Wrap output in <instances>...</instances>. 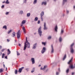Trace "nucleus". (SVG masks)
Masks as SVG:
<instances>
[{
  "label": "nucleus",
  "mask_w": 75,
  "mask_h": 75,
  "mask_svg": "<svg viewBox=\"0 0 75 75\" xmlns=\"http://www.w3.org/2000/svg\"><path fill=\"white\" fill-rule=\"evenodd\" d=\"M23 24H21V27H23Z\"/></svg>",
  "instance_id": "13d9d810"
},
{
  "label": "nucleus",
  "mask_w": 75,
  "mask_h": 75,
  "mask_svg": "<svg viewBox=\"0 0 75 75\" xmlns=\"http://www.w3.org/2000/svg\"><path fill=\"white\" fill-rule=\"evenodd\" d=\"M18 46H19V47H21V44H18Z\"/></svg>",
  "instance_id": "864d4df0"
},
{
  "label": "nucleus",
  "mask_w": 75,
  "mask_h": 75,
  "mask_svg": "<svg viewBox=\"0 0 75 75\" xmlns=\"http://www.w3.org/2000/svg\"><path fill=\"white\" fill-rule=\"evenodd\" d=\"M3 70L4 69H2V68H1L0 69V73H1V72H3Z\"/></svg>",
  "instance_id": "bb28decb"
},
{
  "label": "nucleus",
  "mask_w": 75,
  "mask_h": 75,
  "mask_svg": "<svg viewBox=\"0 0 75 75\" xmlns=\"http://www.w3.org/2000/svg\"><path fill=\"white\" fill-rule=\"evenodd\" d=\"M41 27L40 26L38 29V33L40 37L42 36V31H41Z\"/></svg>",
  "instance_id": "7ed1b4c3"
},
{
  "label": "nucleus",
  "mask_w": 75,
  "mask_h": 75,
  "mask_svg": "<svg viewBox=\"0 0 75 75\" xmlns=\"http://www.w3.org/2000/svg\"><path fill=\"white\" fill-rule=\"evenodd\" d=\"M17 37L18 39L20 38V36H21V34H20V30H19L18 32L16 33Z\"/></svg>",
  "instance_id": "39448f33"
},
{
  "label": "nucleus",
  "mask_w": 75,
  "mask_h": 75,
  "mask_svg": "<svg viewBox=\"0 0 75 75\" xmlns=\"http://www.w3.org/2000/svg\"><path fill=\"white\" fill-rule=\"evenodd\" d=\"M8 1V0H6V2H5V3L6 4H9V3H10V2Z\"/></svg>",
  "instance_id": "cd10ccee"
},
{
  "label": "nucleus",
  "mask_w": 75,
  "mask_h": 75,
  "mask_svg": "<svg viewBox=\"0 0 75 75\" xmlns=\"http://www.w3.org/2000/svg\"><path fill=\"white\" fill-rule=\"evenodd\" d=\"M25 69V70H26V71H27V72L29 71V68L26 69Z\"/></svg>",
  "instance_id": "4c0bfd02"
},
{
  "label": "nucleus",
  "mask_w": 75,
  "mask_h": 75,
  "mask_svg": "<svg viewBox=\"0 0 75 75\" xmlns=\"http://www.w3.org/2000/svg\"><path fill=\"white\" fill-rule=\"evenodd\" d=\"M59 72H57L56 75H59Z\"/></svg>",
  "instance_id": "ea45409f"
},
{
  "label": "nucleus",
  "mask_w": 75,
  "mask_h": 75,
  "mask_svg": "<svg viewBox=\"0 0 75 75\" xmlns=\"http://www.w3.org/2000/svg\"><path fill=\"white\" fill-rule=\"evenodd\" d=\"M37 43H35L33 45V47H32L33 49H35L37 47Z\"/></svg>",
  "instance_id": "6e6552de"
},
{
  "label": "nucleus",
  "mask_w": 75,
  "mask_h": 75,
  "mask_svg": "<svg viewBox=\"0 0 75 75\" xmlns=\"http://www.w3.org/2000/svg\"><path fill=\"white\" fill-rule=\"evenodd\" d=\"M57 30H58V26H57V25H56L54 28V30L55 31H56V32H57L58 31Z\"/></svg>",
  "instance_id": "dca6fc26"
},
{
  "label": "nucleus",
  "mask_w": 75,
  "mask_h": 75,
  "mask_svg": "<svg viewBox=\"0 0 75 75\" xmlns=\"http://www.w3.org/2000/svg\"><path fill=\"white\" fill-rule=\"evenodd\" d=\"M67 2V0H63V4H64L65 3Z\"/></svg>",
  "instance_id": "2f4dec72"
},
{
  "label": "nucleus",
  "mask_w": 75,
  "mask_h": 75,
  "mask_svg": "<svg viewBox=\"0 0 75 75\" xmlns=\"http://www.w3.org/2000/svg\"><path fill=\"white\" fill-rule=\"evenodd\" d=\"M2 3H5V1H4L2 2Z\"/></svg>",
  "instance_id": "680f3d73"
},
{
  "label": "nucleus",
  "mask_w": 75,
  "mask_h": 75,
  "mask_svg": "<svg viewBox=\"0 0 75 75\" xmlns=\"http://www.w3.org/2000/svg\"><path fill=\"white\" fill-rule=\"evenodd\" d=\"M46 44L47 43H46V42H42V45H43L44 46H45V45H46Z\"/></svg>",
  "instance_id": "aec40b11"
},
{
  "label": "nucleus",
  "mask_w": 75,
  "mask_h": 75,
  "mask_svg": "<svg viewBox=\"0 0 75 75\" xmlns=\"http://www.w3.org/2000/svg\"><path fill=\"white\" fill-rule=\"evenodd\" d=\"M67 58V54H65V55L64 56V58L63 59V60H65V58Z\"/></svg>",
  "instance_id": "393cba45"
},
{
  "label": "nucleus",
  "mask_w": 75,
  "mask_h": 75,
  "mask_svg": "<svg viewBox=\"0 0 75 75\" xmlns=\"http://www.w3.org/2000/svg\"><path fill=\"white\" fill-rule=\"evenodd\" d=\"M3 66H4V68L5 67V65L4 64Z\"/></svg>",
  "instance_id": "bf43d9fd"
},
{
  "label": "nucleus",
  "mask_w": 75,
  "mask_h": 75,
  "mask_svg": "<svg viewBox=\"0 0 75 75\" xmlns=\"http://www.w3.org/2000/svg\"><path fill=\"white\" fill-rule=\"evenodd\" d=\"M44 4V5H46L47 4V3L43 1L42 3V4H41V5H43Z\"/></svg>",
  "instance_id": "a211bd4d"
},
{
  "label": "nucleus",
  "mask_w": 75,
  "mask_h": 75,
  "mask_svg": "<svg viewBox=\"0 0 75 75\" xmlns=\"http://www.w3.org/2000/svg\"><path fill=\"white\" fill-rule=\"evenodd\" d=\"M5 50V49H2L1 50V52H3V51H4Z\"/></svg>",
  "instance_id": "a19ab883"
},
{
  "label": "nucleus",
  "mask_w": 75,
  "mask_h": 75,
  "mask_svg": "<svg viewBox=\"0 0 75 75\" xmlns=\"http://www.w3.org/2000/svg\"><path fill=\"white\" fill-rule=\"evenodd\" d=\"M59 41L60 42H61L62 41V38L61 37H60L59 39Z\"/></svg>",
  "instance_id": "c85d7f7f"
},
{
  "label": "nucleus",
  "mask_w": 75,
  "mask_h": 75,
  "mask_svg": "<svg viewBox=\"0 0 75 75\" xmlns=\"http://www.w3.org/2000/svg\"><path fill=\"white\" fill-rule=\"evenodd\" d=\"M74 43H73L71 45V48H70V51H71V53H72V54H73L74 52V49L73 48V47H72L74 46Z\"/></svg>",
  "instance_id": "20e7f679"
},
{
  "label": "nucleus",
  "mask_w": 75,
  "mask_h": 75,
  "mask_svg": "<svg viewBox=\"0 0 75 75\" xmlns=\"http://www.w3.org/2000/svg\"><path fill=\"white\" fill-rule=\"evenodd\" d=\"M73 8H74V10H75V6H74Z\"/></svg>",
  "instance_id": "5fc2aeb1"
},
{
  "label": "nucleus",
  "mask_w": 75,
  "mask_h": 75,
  "mask_svg": "<svg viewBox=\"0 0 75 75\" xmlns=\"http://www.w3.org/2000/svg\"><path fill=\"white\" fill-rule=\"evenodd\" d=\"M73 59V57H72L71 59L68 62V64H69V67L71 68V69H74V66H73V64H72V63H71Z\"/></svg>",
  "instance_id": "f03ea898"
},
{
  "label": "nucleus",
  "mask_w": 75,
  "mask_h": 75,
  "mask_svg": "<svg viewBox=\"0 0 75 75\" xmlns=\"http://www.w3.org/2000/svg\"><path fill=\"white\" fill-rule=\"evenodd\" d=\"M44 15V12L43 11L40 14L41 17H42V16H43Z\"/></svg>",
  "instance_id": "4468645a"
},
{
  "label": "nucleus",
  "mask_w": 75,
  "mask_h": 75,
  "mask_svg": "<svg viewBox=\"0 0 75 75\" xmlns=\"http://www.w3.org/2000/svg\"><path fill=\"white\" fill-rule=\"evenodd\" d=\"M40 21H38V24H40Z\"/></svg>",
  "instance_id": "37998d69"
},
{
  "label": "nucleus",
  "mask_w": 75,
  "mask_h": 75,
  "mask_svg": "<svg viewBox=\"0 0 75 75\" xmlns=\"http://www.w3.org/2000/svg\"><path fill=\"white\" fill-rule=\"evenodd\" d=\"M9 14V12H6L5 13L6 15H8Z\"/></svg>",
  "instance_id": "c9c22d12"
},
{
  "label": "nucleus",
  "mask_w": 75,
  "mask_h": 75,
  "mask_svg": "<svg viewBox=\"0 0 75 75\" xmlns=\"http://www.w3.org/2000/svg\"><path fill=\"white\" fill-rule=\"evenodd\" d=\"M38 75H41V74H39Z\"/></svg>",
  "instance_id": "69168bd1"
},
{
  "label": "nucleus",
  "mask_w": 75,
  "mask_h": 75,
  "mask_svg": "<svg viewBox=\"0 0 75 75\" xmlns=\"http://www.w3.org/2000/svg\"><path fill=\"white\" fill-rule=\"evenodd\" d=\"M57 0H54V1H57Z\"/></svg>",
  "instance_id": "774afa93"
},
{
  "label": "nucleus",
  "mask_w": 75,
  "mask_h": 75,
  "mask_svg": "<svg viewBox=\"0 0 75 75\" xmlns=\"http://www.w3.org/2000/svg\"><path fill=\"white\" fill-rule=\"evenodd\" d=\"M2 48V47L1 45H0V50H1Z\"/></svg>",
  "instance_id": "3c124183"
},
{
  "label": "nucleus",
  "mask_w": 75,
  "mask_h": 75,
  "mask_svg": "<svg viewBox=\"0 0 75 75\" xmlns=\"http://www.w3.org/2000/svg\"><path fill=\"white\" fill-rule=\"evenodd\" d=\"M40 70H43V68H42V67H41V68H40Z\"/></svg>",
  "instance_id": "c03bdc74"
},
{
  "label": "nucleus",
  "mask_w": 75,
  "mask_h": 75,
  "mask_svg": "<svg viewBox=\"0 0 75 75\" xmlns=\"http://www.w3.org/2000/svg\"><path fill=\"white\" fill-rule=\"evenodd\" d=\"M15 42H16V40H15Z\"/></svg>",
  "instance_id": "338daca9"
},
{
  "label": "nucleus",
  "mask_w": 75,
  "mask_h": 75,
  "mask_svg": "<svg viewBox=\"0 0 75 75\" xmlns=\"http://www.w3.org/2000/svg\"><path fill=\"white\" fill-rule=\"evenodd\" d=\"M17 55H20V53L18 52V51H17Z\"/></svg>",
  "instance_id": "58836bf2"
},
{
  "label": "nucleus",
  "mask_w": 75,
  "mask_h": 75,
  "mask_svg": "<svg viewBox=\"0 0 75 75\" xmlns=\"http://www.w3.org/2000/svg\"><path fill=\"white\" fill-rule=\"evenodd\" d=\"M69 69H68L67 70H66V73L67 74H68V73L69 72Z\"/></svg>",
  "instance_id": "72a5a7b5"
},
{
  "label": "nucleus",
  "mask_w": 75,
  "mask_h": 75,
  "mask_svg": "<svg viewBox=\"0 0 75 75\" xmlns=\"http://www.w3.org/2000/svg\"><path fill=\"white\" fill-rule=\"evenodd\" d=\"M74 68H75V64H74Z\"/></svg>",
  "instance_id": "4d7b16f0"
},
{
  "label": "nucleus",
  "mask_w": 75,
  "mask_h": 75,
  "mask_svg": "<svg viewBox=\"0 0 75 75\" xmlns=\"http://www.w3.org/2000/svg\"><path fill=\"white\" fill-rule=\"evenodd\" d=\"M58 71H60V69L59 68V69Z\"/></svg>",
  "instance_id": "052dcab7"
},
{
  "label": "nucleus",
  "mask_w": 75,
  "mask_h": 75,
  "mask_svg": "<svg viewBox=\"0 0 75 75\" xmlns=\"http://www.w3.org/2000/svg\"><path fill=\"white\" fill-rule=\"evenodd\" d=\"M16 36V32H13L11 36L12 37H14V36Z\"/></svg>",
  "instance_id": "ddd939ff"
},
{
  "label": "nucleus",
  "mask_w": 75,
  "mask_h": 75,
  "mask_svg": "<svg viewBox=\"0 0 75 75\" xmlns=\"http://www.w3.org/2000/svg\"><path fill=\"white\" fill-rule=\"evenodd\" d=\"M15 74H17V72H18V70H16L15 71Z\"/></svg>",
  "instance_id": "c756f323"
},
{
  "label": "nucleus",
  "mask_w": 75,
  "mask_h": 75,
  "mask_svg": "<svg viewBox=\"0 0 75 75\" xmlns=\"http://www.w3.org/2000/svg\"><path fill=\"white\" fill-rule=\"evenodd\" d=\"M11 53V51H10V50L9 49H8V55H9V54H10Z\"/></svg>",
  "instance_id": "6ab92c4d"
},
{
  "label": "nucleus",
  "mask_w": 75,
  "mask_h": 75,
  "mask_svg": "<svg viewBox=\"0 0 75 75\" xmlns=\"http://www.w3.org/2000/svg\"><path fill=\"white\" fill-rule=\"evenodd\" d=\"M74 74H75V73L74 72H73L72 73V75H74Z\"/></svg>",
  "instance_id": "603ef678"
},
{
  "label": "nucleus",
  "mask_w": 75,
  "mask_h": 75,
  "mask_svg": "<svg viewBox=\"0 0 75 75\" xmlns=\"http://www.w3.org/2000/svg\"><path fill=\"white\" fill-rule=\"evenodd\" d=\"M52 38V36H49L48 37L47 39L48 40H51Z\"/></svg>",
  "instance_id": "f3484780"
},
{
  "label": "nucleus",
  "mask_w": 75,
  "mask_h": 75,
  "mask_svg": "<svg viewBox=\"0 0 75 75\" xmlns=\"http://www.w3.org/2000/svg\"><path fill=\"white\" fill-rule=\"evenodd\" d=\"M46 24L45 22L44 23V30H46L47 29V27H46Z\"/></svg>",
  "instance_id": "1a4fd4ad"
},
{
  "label": "nucleus",
  "mask_w": 75,
  "mask_h": 75,
  "mask_svg": "<svg viewBox=\"0 0 75 75\" xmlns=\"http://www.w3.org/2000/svg\"><path fill=\"white\" fill-rule=\"evenodd\" d=\"M67 13H69V11L68 10H67Z\"/></svg>",
  "instance_id": "09e8293b"
},
{
  "label": "nucleus",
  "mask_w": 75,
  "mask_h": 75,
  "mask_svg": "<svg viewBox=\"0 0 75 75\" xmlns=\"http://www.w3.org/2000/svg\"><path fill=\"white\" fill-rule=\"evenodd\" d=\"M26 41L25 43L24 44V50H25L26 49V48H27V47L28 48H30V43L28 42V41H27V38H26Z\"/></svg>",
  "instance_id": "f257e3e1"
},
{
  "label": "nucleus",
  "mask_w": 75,
  "mask_h": 75,
  "mask_svg": "<svg viewBox=\"0 0 75 75\" xmlns=\"http://www.w3.org/2000/svg\"><path fill=\"white\" fill-rule=\"evenodd\" d=\"M31 61L32 62V64H34L35 63V59L34 58H32L31 59Z\"/></svg>",
  "instance_id": "9d476101"
},
{
  "label": "nucleus",
  "mask_w": 75,
  "mask_h": 75,
  "mask_svg": "<svg viewBox=\"0 0 75 75\" xmlns=\"http://www.w3.org/2000/svg\"><path fill=\"white\" fill-rule=\"evenodd\" d=\"M5 59H7V56H6L5 57Z\"/></svg>",
  "instance_id": "8fccbe9b"
},
{
  "label": "nucleus",
  "mask_w": 75,
  "mask_h": 75,
  "mask_svg": "<svg viewBox=\"0 0 75 75\" xmlns=\"http://www.w3.org/2000/svg\"><path fill=\"white\" fill-rule=\"evenodd\" d=\"M7 68L6 67V71H7Z\"/></svg>",
  "instance_id": "0e129e2a"
},
{
  "label": "nucleus",
  "mask_w": 75,
  "mask_h": 75,
  "mask_svg": "<svg viewBox=\"0 0 75 75\" xmlns=\"http://www.w3.org/2000/svg\"><path fill=\"white\" fill-rule=\"evenodd\" d=\"M37 0H34L33 3V4H37Z\"/></svg>",
  "instance_id": "4be33fe9"
},
{
  "label": "nucleus",
  "mask_w": 75,
  "mask_h": 75,
  "mask_svg": "<svg viewBox=\"0 0 75 75\" xmlns=\"http://www.w3.org/2000/svg\"><path fill=\"white\" fill-rule=\"evenodd\" d=\"M4 5H2L1 6V8H4Z\"/></svg>",
  "instance_id": "79ce46f5"
},
{
  "label": "nucleus",
  "mask_w": 75,
  "mask_h": 75,
  "mask_svg": "<svg viewBox=\"0 0 75 75\" xmlns=\"http://www.w3.org/2000/svg\"><path fill=\"white\" fill-rule=\"evenodd\" d=\"M41 64H39L38 66V67H41Z\"/></svg>",
  "instance_id": "6e6d98bb"
},
{
  "label": "nucleus",
  "mask_w": 75,
  "mask_h": 75,
  "mask_svg": "<svg viewBox=\"0 0 75 75\" xmlns=\"http://www.w3.org/2000/svg\"><path fill=\"white\" fill-rule=\"evenodd\" d=\"M27 16L28 17H30V13H28L27 14Z\"/></svg>",
  "instance_id": "a878e982"
},
{
  "label": "nucleus",
  "mask_w": 75,
  "mask_h": 75,
  "mask_svg": "<svg viewBox=\"0 0 75 75\" xmlns=\"http://www.w3.org/2000/svg\"><path fill=\"white\" fill-rule=\"evenodd\" d=\"M34 72V70H32V71H31V72L32 73H33V72Z\"/></svg>",
  "instance_id": "de8ad7c7"
},
{
  "label": "nucleus",
  "mask_w": 75,
  "mask_h": 75,
  "mask_svg": "<svg viewBox=\"0 0 75 75\" xmlns=\"http://www.w3.org/2000/svg\"><path fill=\"white\" fill-rule=\"evenodd\" d=\"M41 21H43V19L42 18V17H41Z\"/></svg>",
  "instance_id": "a18cd8bd"
},
{
  "label": "nucleus",
  "mask_w": 75,
  "mask_h": 75,
  "mask_svg": "<svg viewBox=\"0 0 75 75\" xmlns=\"http://www.w3.org/2000/svg\"><path fill=\"white\" fill-rule=\"evenodd\" d=\"M38 18L37 17H36L35 18L34 21H38Z\"/></svg>",
  "instance_id": "b1692460"
},
{
  "label": "nucleus",
  "mask_w": 75,
  "mask_h": 75,
  "mask_svg": "<svg viewBox=\"0 0 75 75\" xmlns=\"http://www.w3.org/2000/svg\"><path fill=\"white\" fill-rule=\"evenodd\" d=\"M51 53H53L54 51V48L53 47V45H51Z\"/></svg>",
  "instance_id": "2eb2a0df"
},
{
  "label": "nucleus",
  "mask_w": 75,
  "mask_h": 75,
  "mask_svg": "<svg viewBox=\"0 0 75 75\" xmlns=\"http://www.w3.org/2000/svg\"><path fill=\"white\" fill-rule=\"evenodd\" d=\"M7 42H9L10 41V40H9L8 39H7Z\"/></svg>",
  "instance_id": "49530a36"
},
{
  "label": "nucleus",
  "mask_w": 75,
  "mask_h": 75,
  "mask_svg": "<svg viewBox=\"0 0 75 75\" xmlns=\"http://www.w3.org/2000/svg\"><path fill=\"white\" fill-rule=\"evenodd\" d=\"M46 51V48L45 47H44L41 51L42 54H44Z\"/></svg>",
  "instance_id": "423d86ee"
},
{
  "label": "nucleus",
  "mask_w": 75,
  "mask_h": 75,
  "mask_svg": "<svg viewBox=\"0 0 75 75\" xmlns=\"http://www.w3.org/2000/svg\"><path fill=\"white\" fill-rule=\"evenodd\" d=\"M47 68V65L44 66L43 69V71H44V70H45V69H46Z\"/></svg>",
  "instance_id": "412c9836"
},
{
  "label": "nucleus",
  "mask_w": 75,
  "mask_h": 75,
  "mask_svg": "<svg viewBox=\"0 0 75 75\" xmlns=\"http://www.w3.org/2000/svg\"><path fill=\"white\" fill-rule=\"evenodd\" d=\"M3 28H5L6 30L7 29V26L4 25L3 27Z\"/></svg>",
  "instance_id": "473e14b6"
},
{
  "label": "nucleus",
  "mask_w": 75,
  "mask_h": 75,
  "mask_svg": "<svg viewBox=\"0 0 75 75\" xmlns=\"http://www.w3.org/2000/svg\"><path fill=\"white\" fill-rule=\"evenodd\" d=\"M64 32V30L63 29H62L61 30V34H63Z\"/></svg>",
  "instance_id": "7c9ffc66"
},
{
  "label": "nucleus",
  "mask_w": 75,
  "mask_h": 75,
  "mask_svg": "<svg viewBox=\"0 0 75 75\" xmlns=\"http://www.w3.org/2000/svg\"><path fill=\"white\" fill-rule=\"evenodd\" d=\"M26 23V21L23 20L22 22V24H24Z\"/></svg>",
  "instance_id": "5701e85b"
},
{
  "label": "nucleus",
  "mask_w": 75,
  "mask_h": 75,
  "mask_svg": "<svg viewBox=\"0 0 75 75\" xmlns=\"http://www.w3.org/2000/svg\"><path fill=\"white\" fill-rule=\"evenodd\" d=\"M5 75H8V74H7V73H6Z\"/></svg>",
  "instance_id": "e2e57ef3"
},
{
  "label": "nucleus",
  "mask_w": 75,
  "mask_h": 75,
  "mask_svg": "<svg viewBox=\"0 0 75 75\" xmlns=\"http://www.w3.org/2000/svg\"><path fill=\"white\" fill-rule=\"evenodd\" d=\"M23 30V31L24 33L25 34L26 33V32H25V27H24L23 26L22 28Z\"/></svg>",
  "instance_id": "f8f14e48"
},
{
  "label": "nucleus",
  "mask_w": 75,
  "mask_h": 75,
  "mask_svg": "<svg viewBox=\"0 0 75 75\" xmlns=\"http://www.w3.org/2000/svg\"><path fill=\"white\" fill-rule=\"evenodd\" d=\"M24 68V67H21V68L19 69L18 70V72H19L20 73H21V72L22 71V70Z\"/></svg>",
  "instance_id": "0eeeda50"
},
{
  "label": "nucleus",
  "mask_w": 75,
  "mask_h": 75,
  "mask_svg": "<svg viewBox=\"0 0 75 75\" xmlns=\"http://www.w3.org/2000/svg\"><path fill=\"white\" fill-rule=\"evenodd\" d=\"M19 14H21V15H22V14H24V12H23V11L22 10H20L19 11Z\"/></svg>",
  "instance_id": "9b49d317"
},
{
  "label": "nucleus",
  "mask_w": 75,
  "mask_h": 75,
  "mask_svg": "<svg viewBox=\"0 0 75 75\" xmlns=\"http://www.w3.org/2000/svg\"><path fill=\"white\" fill-rule=\"evenodd\" d=\"M12 31V30H10L8 32V34H10L11 32Z\"/></svg>",
  "instance_id": "e433bc0d"
},
{
  "label": "nucleus",
  "mask_w": 75,
  "mask_h": 75,
  "mask_svg": "<svg viewBox=\"0 0 75 75\" xmlns=\"http://www.w3.org/2000/svg\"><path fill=\"white\" fill-rule=\"evenodd\" d=\"M5 56V54H4V53L3 54H2V58H4V57Z\"/></svg>",
  "instance_id": "f704fd0d"
}]
</instances>
